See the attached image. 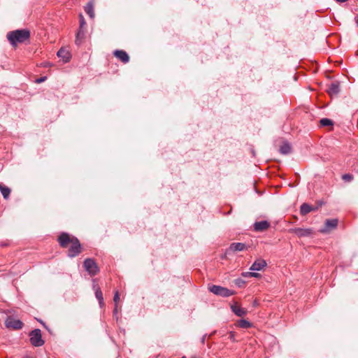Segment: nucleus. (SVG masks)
Segmentation results:
<instances>
[{"instance_id":"nucleus-1","label":"nucleus","mask_w":358,"mask_h":358,"mask_svg":"<svg viewBox=\"0 0 358 358\" xmlns=\"http://www.w3.org/2000/svg\"><path fill=\"white\" fill-rule=\"evenodd\" d=\"M30 36V33L27 29H17L10 31L7 34V38L11 45H15L17 43H23Z\"/></svg>"},{"instance_id":"nucleus-2","label":"nucleus","mask_w":358,"mask_h":358,"mask_svg":"<svg viewBox=\"0 0 358 358\" xmlns=\"http://www.w3.org/2000/svg\"><path fill=\"white\" fill-rule=\"evenodd\" d=\"M83 266L86 271L91 276L96 275L99 271V268L96 263L94 262L93 259L91 258H87L84 261Z\"/></svg>"},{"instance_id":"nucleus-3","label":"nucleus","mask_w":358,"mask_h":358,"mask_svg":"<svg viewBox=\"0 0 358 358\" xmlns=\"http://www.w3.org/2000/svg\"><path fill=\"white\" fill-rule=\"evenodd\" d=\"M209 290L214 294L223 297H228L234 294V291L219 285H212L209 287Z\"/></svg>"},{"instance_id":"nucleus-4","label":"nucleus","mask_w":358,"mask_h":358,"mask_svg":"<svg viewBox=\"0 0 358 358\" xmlns=\"http://www.w3.org/2000/svg\"><path fill=\"white\" fill-rule=\"evenodd\" d=\"M30 342L36 347L42 346L44 344V341L42 339L41 331L38 329H36L31 331L30 334Z\"/></svg>"},{"instance_id":"nucleus-5","label":"nucleus","mask_w":358,"mask_h":358,"mask_svg":"<svg viewBox=\"0 0 358 358\" xmlns=\"http://www.w3.org/2000/svg\"><path fill=\"white\" fill-rule=\"evenodd\" d=\"M80 252V244L77 238H73L71 246L69 249V256L74 257Z\"/></svg>"},{"instance_id":"nucleus-6","label":"nucleus","mask_w":358,"mask_h":358,"mask_svg":"<svg viewBox=\"0 0 358 358\" xmlns=\"http://www.w3.org/2000/svg\"><path fill=\"white\" fill-rule=\"evenodd\" d=\"M6 327L13 329H20L22 328L23 324L20 320L14 319L8 317L5 322Z\"/></svg>"},{"instance_id":"nucleus-7","label":"nucleus","mask_w":358,"mask_h":358,"mask_svg":"<svg viewBox=\"0 0 358 358\" xmlns=\"http://www.w3.org/2000/svg\"><path fill=\"white\" fill-rule=\"evenodd\" d=\"M74 236H70L67 233H62L58 238V241L62 248H66L69 243L73 242Z\"/></svg>"},{"instance_id":"nucleus-8","label":"nucleus","mask_w":358,"mask_h":358,"mask_svg":"<svg viewBox=\"0 0 358 358\" xmlns=\"http://www.w3.org/2000/svg\"><path fill=\"white\" fill-rule=\"evenodd\" d=\"M290 232L294 233L298 237H306L310 236L313 230L311 229H303V228H294L289 230Z\"/></svg>"},{"instance_id":"nucleus-9","label":"nucleus","mask_w":358,"mask_h":358,"mask_svg":"<svg viewBox=\"0 0 358 358\" xmlns=\"http://www.w3.org/2000/svg\"><path fill=\"white\" fill-rule=\"evenodd\" d=\"M338 225L337 219H329L325 221V226L320 230L322 233H326L330 229H335Z\"/></svg>"},{"instance_id":"nucleus-10","label":"nucleus","mask_w":358,"mask_h":358,"mask_svg":"<svg viewBox=\"0 0 358 358\" xmlns=\"http://www.w3.org/2000/svg\"><path fill=\"white\" fill-rule=\"evenodd\" d=\"M253 227L256 231H264L269 228L270 223L266 220H262L255 222Z\"/></svg>"},{"instance_id":"nucleus-11","label":"nucleus","mask_w":358,"mask_h":358,"mask_svg":"<svg viewBox=\"0 0 358 358\" xmlns=\"http://www.w3.org/2000/svg\"><path fill=\"white\" fill-rule=\"evenodd\" d=\"M114 55L124 64L128 63L129 61L128 54L124 50H116L114 51Z\"/></svg>"},{"instance_id":"nucleus-12","label":"nucleus","mask_w":358,"mask_h":358,"mask_svg":"<svg viewBox=\"0 0 358 358\" xmlns=\"http://www.w3.org/2000/svg\"><path fill=\"white\" fill-rule=\"evenodd\" d=\"M266 265H267V264L264 259H258L252 264V265L250 268V271H261L265 266H266Z\"/></svg>"},{"instance_id":"nucleus-13","label":"nucleus","mask_w":358,"mask_h":358,"mask_svg":"<svg viewBox=\"0 0 358 358\" xmlns=\"http://www.w3.org/2000/svg\"><path fill=\"white\" fill-rule=\"evenodd\" d=\"M327 91L331 96H336L340 92L339 83L338 82L331 83Z\"/></svg>"},{"instance_id":"nucleus-14","label":"nucleus","mask_w":358,"mask_h":358,"mask_svg":"<svg viewBox=\"0 0 358 358\" xmlns=\"http://www.w3.org/2000/svg\"><path fill=\"white\" fill-rule=\"evenodd\" d=\"M57 56L60 57L64 63L68 62L71 59V53L66 49L62 48L57 52Z\"/></svg>"},{"instance_id":"nucleus-15","label":"nucleus","mask_w":358,"mask_h":358,"mask_svg":"<svg viewBox=\"0 0 358 358\" xmlns=\"http://www.w3.org/2000/svg\"><path fill=\"white\" fill-rule=\"evenodd\" d=\"M247 248L245 243H233L230 245L229 250L232 252L243 251Z\"/></svg>"},{"instance_id":"nucleus-16","label":"nucleus","mask_w":358,"mask_h":358,"mask_svg":"<svg viewBox=\"0 0 358 358\" xmlns=\"http://www.w3.org/2000/svg\"><path fill=\"white\" fill-rule=\"evenodd\" d=\"M93 289L95 291L96 298L98 299L100 306H102L103 305V297L100 287L97 285L94 284Z\"/></svg>"},{"instance_id":"nucleus-17","label":"nucleus","mask_w":358,"mask_h":358,"mask_svg":"<svg viewBox=\"0 0 358 358\" xmlns=\"http://www.w3.org/2000/svg\"><path fill=\"white\" fill-rule=\"evenodd\" d=\"M231 308L232 311L238 317H243L247 313V310L245 309L241 308L236 304L232 305Z\"/></svg>"},{"instance_id":"nucleus-18","label":"nucleus","mask_w":358,"mask_h":358,"mask_svg":"<svg viewBox=\"0 0 358 358\" xmlns=\"http://www.w3.org/2000/svg\"><path fill=\"white\" fill-rule=\"evenodd\" d=\"M85 36V28H80L79 27V30L78 31L76 36V43L77 45H80L83 40L84 39Z\"/></svg>"},{"instance_id":"nucleus-19","label":"nucleus","mask_w":358,"mask_h":358,"mask_svg":"<svg viewBox=\"0 0 358 358\" xmlns=\"http://www.w3.org/2000/svg\"><path fill=\"white\" fill-rule=\"evenodd\" d=\"M85 11L90 17V18L94 17V3L92 1L88 2L87 4L85 6Z\"/></svg>"},{"instance_id":"nucleus-20","label":"nucleus","mask_w":358,"mask_h":358,"mask_svg":"<svg viewBox=\"0 0 358 358\" xmlns=\"http://www.w3.org/2000/svg\"><path fill=\"white\" fill-rule=\"evenodd\" d=\"M314 210H315V208H313L311 206H310L309 204H308L306 203H304L301 206L300 213L302 215H306Z\"/></svg>"},{"instance_id":"nucleus-21","label":"nucleus","mask_w":358,"mask_h":358,"mask_svg":"<svg viewBox=\"0 0 358 358\" xmlns=\"http://www.w3.org/2000/svg\"><path fill=\"white\" fill-rule=\"evenodd\" d=\"M280 152L282 155H288L292 151V148L289 143L285 142L280 147Z\"/></svg>"},{"instance_id":"nucleus-22","label":"nucleus","mask_w":358,"mask_h":358,"mask_svg":"<svg viewBox=\"0 0 358 358\" xmlns=\"http://www.w3.org/2000/svg\"><path fill=\"white\" fill-rule=\"evenodd\" d=\"M0 192L5 199H8L9 198L10 189L1 183H0Z\"/></svg>"},{"instance_id":"nucleus-23","label":"nucleus","mask_w":358,"mask_h":358,"mask_svg":"<svg viewBox=\"0 0 358 358\" xmlns=\"http://www.w3.org/2000/svg\"><path fill=\"white\" fill-rule=\"evenodd\" d=\"M320 125L322 127H327L333 125V121L328 118H322L320 121Z\"/></svg>"},{"instance_id":"nucleus-24","label":"nucleus","mask_w":358,"mask_h":358,"mask_svg":"<svg viewBox=\"0 0 358 358\" xmlns=\"http://www.w3.org/2000/svg\"><path fill=\"white\" fill-rule=\"evenodd\" d=\"M238 326L243 329H248L251 327V323L245 320H241L238 322Z\"/></svg>"},{"instance_id":"nucleus-25","label":"nucleus","mask_w":358,"mask_h":358,"mask_svg":"<svg viewBox=\"0 0 358 358\" xmlns=\"http://www.w3.org/2000/svg\"><path fill=\"white\" fill-rule=\"evenodd\" d=\"M79 17H80V28H85L86 22L85 21L83 15L82 14H80Z\"/></svg>"},{"instance_id":"nucleus-26","label":"nucleus","mask_w":358,"mask_h":358,"mask_svg":"<svg viewBox=\"0 0 358 358\" xmlns=\"http://www.w3.org/2000/svg\"><path fill=\"white\" fill-rule=\"evenodd\" d=\"M342 178L344 180L348 181V182H350L352 180V176L350 174H344Z\"/></svg>"},{"instance_id":"nucleus-27","label":"nucleus","mask_w":358,"mask_h":358,"mask_svg":"<svg viewBox=\"0 0 358 358\" xmlns=\"http://www.w3.org/2000/svg\"><path fill=\"white\" fill-rule=\"evenodd\" d=\"M235 283L236 285H238L239 287H241L243 286V285H244L245 282L242 279L238 278V279L235 280Z\"/></svg>"},{"instance_id":"nucleus-28","label":"nucleus","mask_w":358,"mask_h":358,"mask_svg":"<svg viewBox=\"0 0 358 358\" xmlns=\"http://www.w3.org/2000/svg\"><path fill=\"white\" fill-rule=\"evenodd\" d=\"M120 300V295L118 291H116L113 297V301L115 304H117L118 301Z\"/></svg>"},{"instance_id":"nucleus-29","label":"nucleus","mask_w":358,"mask_h":358,"mask_svg":"<svg viewBox=\"0 0 358 358\" xmlns=\"http://www.w3.org/2000/svg\"><path fill=\"white\" fill-rule=\"evenodd\" d=\"M229 338L233 342L236 341V339H235V333L234 331H230L229 332Z\"/></svg>"},{"instance_id":"nucleus-30","label":"nucleus","mask_w":358,"mask_h":358,"mask_svg":"<svg viewBox=\"0 0 358 358\" xmlns=\"http://www.w3.org/2000/svg\"><path fill=\"white\" fill-rule=\"evenodd\" d=\"M45 80H46V77L44 76V77H41V78H39L36 79V82L37 83H41L42 82H44Z\"/></svg>"},{"instance_id":"nucleus-31","label":"nucleus","mask_w":358,"mask_h":358,"mask_svg":"<svg viewBox=\"0 0 358 358\" xmlns=\"http://www.w3.org/2000/svg\"><path fill=\"white\" fill-rule=\"evenodd\" d=\"M252 272H244L242 275L245 278H251Z\"/></svg>"},{"instance_id":"nucleus-32","label":"nucleus","mask_w":358,"mask_h":358,"mask_svg":"<svg viewBox=\"0 0 358 358\" xmlns=\"http://www.w3.org/2000/svg\"><path fill=\"white\" fill-rule=\"evenodd\" d=\"M259 276H260V274L259 273L252 272L251 277L259 278Z\"/></svg>"},{"instance_id":"nucleus-33","label":"nucleus","mask_w":358,"mask_h":358,"mask_svg":"<svg viewBox=\"0 0 358 358\" xmlns=\"http://www.w3.org/2000/svg\"><path fill=\"white\" fill-rule=\"evenodd\" d=\"M117 312H118L117 304H115V308H114V310H113V314L114 315H117Z\"/></svg>"},{"instance_id":"nucleus-34","label":"nucleus","mask_w":358,"mask_h":358,"mask_svg":"<svg viewBox=\"0 0 358 358\" xmlns=\"http://www.w3.org/2000/svg\"><path fill=\"white\" fill-rule=\"evenodd\" d=\"M206 338V334L203 335V336H202V338H201V343H202L203 344H204V343H205Z\"/></svg>"},{"instance_id":"nucleus-35","label":"nucleus","mask_w":358,"mask_h":358,"mask_svg":"<svg viewBox=\"0 0 358 358\" xmlns=\"http://www.w3.org/2000/svg\"><path fill=\"white\" fill-rule=\"evenodd\" d=\"M23 358H35V357L30 356V355H25Z\"/></svg>"},{"instance_id":"nucleus-36","label":"nucleus","mask_w":358,"mask_h":358,"mask_svg":"<svg viewBox=\"0 0 358 358\" xmlns=\"http://www.w3.org/2000/svg\"><path fill=\"white\" fill-rule=\"evenodd\" d=\"M338 2L344 3L346 2L348 0H336Z\"/></svg>"},{"instance_id":"nucleus-37","label":"nucleus","mask_w":358,"mask_h":358,"mask_svg":"<svg viewBox=\"0 0 358 358\" xmlns=\"http://www.w3.org/2000/svg\"><path fill=\"white\" fill-rule=\"evenodd\" d=\"M256 305H257V301H254V306H256Z\"/></svg>"},{"instance_id":"nucleus-38","label":"nucleus","mask_w":358,"mask_h":358,"mask_svg":"<svg viewBox=\"0 0 358 358\" xmlns=\"http://www.w3.org/2000/svg\"><path fill=\"white\" fill-rule=\"evenodd\" d=\"M180 358H186V357H185V356H183V357H180Z\"/></svg>"},{"instance_id":"nucleus-39","label":"nucleus","mask_w":358,"mask_h":358,"mask_svg":"<svg viewBox=\"0 0 358 358\" xmlns=\"http://www.w3.org/2000/svg\"><path fill=\"white\" fill-rule=\"evenodd\" d=\"M192 358H195V357H192Z\"/></svg>"}]
</instances>
